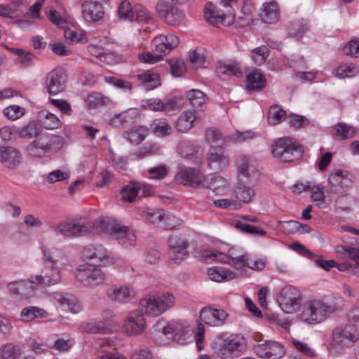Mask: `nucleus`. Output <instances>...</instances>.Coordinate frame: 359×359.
<instances>
[{"label":"nucleus","instance_id":"obj_11","mask_svg":"<svg viewBox=\"0 0 359 359\" xmlns=\"http://www.w3.org/2000/svg\"><path fill=\"white\" fill-rule=\"evenodd\" d=\"M332 340L337 345L350 348L359 340V332L352 325L338 326L333 330Z\"/></svg>","mask_w":359,"mask_h":359},{"label":"nucleus","instance_id":"obj_37","mask_svg":"<svg viewBox=\"0 0 359 359\" xmlns=\"http://www.w3.org/2000/svg\"><path fill=\"white\" fill-rule=\"evenodd\" d=\"M247 82L249 89L260 90L265 87L266 81L259 69H255L248 75Z\"/></svg>","mask_w":359,"mask_h":359},{"label":"nucleus","instance_id":"obj_54","mask_svg":"<svg viewBox=\"0 0 359 359\" xmlns=\"http://www.w3.org/2000/svg\"><path fill=\"white\" fill-rule=\"evenodd\" d=\"M43 253L45 259L49 263L48 265L58 266L61 262V253L57 249H48L43 248Z\"/></svg>","mask_w":359,"mask_h":359},{"label":"nucleus","instance_id":"obj_48","mask_svg":"<svg viewBox=\"0 0 359 359\" xmlns=\"http://www.w3.org/2000/svg\"><path fill=\"white\" fill-rule=\"evenodd\" d=\"M135 5L133 6L127 0L122 1L118 8V15L120 19L133 21L134 20Z\"/></svg>","mask_w":359,"mask_h":359},{"label":"nucleus","instance_id":"obj_47","mask_svg":"<svg viewBox=\"0 0 359 359\" xmlns=\"http://www.w3.org/2000/svg\"><path fill=\"white\" fill-rule=\"evenodd\" d=\"M134 20L139 22L149 23L153 21V14L147 8L140 4L135 5Z\"/></svg>","mask_w":359,"mask_h":359},{"label":"nucleus","instance_id":"obj_64","mask_svg":"<svg viewBox=\"0 0 359 359\" xmlns=\"http://www.w3.org/2000/svg\"><path fill=\"white\" fill-rule=\"evenodd\" d=\"M311 197L315 202H318V206L323 208L325 205V196L324 193V187L322 186H314L311 189Z\"/></svg>","mask_w":359,"mask_h":359},{"label":"nucleus","instance_id":"obj_22","mask_svg":"<svg viewBox=\"0 0 359 359\" xmlns=\"http://www.w3.org/2000/svg\"><path fill=\"white\" fill-rule=\"evenodd\" d=\"M255 351L263 358L279 359L283 356L285 348L280 343L271 341L256 346Z\"/></svg>","mask_w":359,"mask_h":359},{"label":"nucleus","instance_id":"obj_1","mask_svg":"<svg viewBox=\"0 0 359 359\" xmlns=\"http://www.w3.org/2000/svg\"><path fill=\"white\" fill-rule=\"evenodd\" d=\"M176 302L170 292L150 293L140 301V310L131 311L127 316L123 330L128 336H137L145 329L144 314L158 317L172 309Z\"/></svg>","mask_w":359,"mask_h":359},{"label":"nucleus","instance_id":"obj_21","mask_svg":"<svg viewBox=\"0 0 359 359\" xmlns=\"http://www.w3.org/2000/svg\"><path fill=\"white\" fill-rule=\"evenodd\" d=\"M179 43V38L172 34H169L156 36L152 41L151 46L154 51L161 53L163 57L164 55L177 48Z\"/></svg>","mask_w":359,"mask_h":359},{"label":"nucleus","instance_id":"obj_46","mask_svg":"<svg viewBox=\"0 0 359 359\" xmlns=\"http://www.w3.org/2000/svg\"><path fill=\"white\" fill-rule=\"evenodd\" d=\"M133 118L134 116L129 111H125L114 114L109 121V123L114 127L124 126L133 122Z\"/></svg>","mask_w":359,"mask_h":359},{"label":"nucleus","instance_id":"obj_2","mask_svg":"<svg viewBox=\"0 0 359 359\" xmlns=\"http://www.w3.org/2000/svg\"><path fill=\"white\" fill-rule=\"evenodd\" d=\"M246 346V339L241 334H232L228 337L221 334L212 344L215 353L224 359L238 357L245 350Z\"/></svg>","mask_w":359,"mask_h":359},{"label":"nucleus","instance_id":"obj_5","mask_svg":"<svg viewBox=\"0 0 359 359\" xmlns=\"http://www.w3.org/2000/svg\"><path fill=\"white\" fill-rule=\"evenodd\" d=\"M100 223V228L114 236L123 247L130 248L135 246L136 236L133 230L109 217L101 219Z\"/></svg>","mask_w":359,"mask_h":359},{"label":"nucleus","instance_id":"obj_49","mask_svg":"<svg viewBox=\"0 0 359 359\" xmlns=\"http://www.w3.org/2000/svg\"><path fill=\"white\" fill-rule=\"evenodd\" d=\"M122 199L130 203L134 202L137 196H138V183L130 182L121 191Z\"/></svg>","mask_w":359,"mask_h":359},{"label":"nucleus","instance_id":"obj_35","mask_svg":"<svg viewBox=\"0 0 359 359\" xmlns=\"http://www.w3.org/2000/svg\"><path fill=\"white\" fill-rule=\"evenodd\" d=\"M55 299L58 305L63 310H68L72 313H78L82 310V306L80 302L73 297L57 294Z\"/></svg>","mask_w":359,"mask_h":359},{"label":"nucleus","instance_id":"obj_43","mask_svg":"<svg viewBox=\"0 0 359 359\" xmlns=\"http://www.w3.org/2000/svg\"><path fill=\"white\" fill-rule=\"evenodd\" d=\"M250 255H239L235 251L231 255V259L229 265L232 266L236 270L241 273L245 272V269L248 268Z\"/></svg>","mask_w":359,"mask_h":359},{"label":"nucleus","instance_id":"obj_4","mask_svg":"<svg viewBox=\"0 0 359 359\" xmlns=\"http://www.w3.org/2000/svg\"><path fill=\"white\" fill-rule=\"evenodd\" d=\"M62 144L61 136L41 135L27 146L26 151L32 157L43 158L61 148Z\"/></svg>","mask_w":359,"mask_h":359},{"label":"nucleus","instance_id":"obj_36","mask_svg":"<svg viewBox=\"0 0 359 359\" xmlns=\"http://www.w3.org/2000/svg\"><path fill=\"white\" fill-rule=\"evenodd\" d=\"M147 135L148 130L146 128L142 126H136L126 131L123 136L131 144L137 145L145 139Z\"/></svg>","mask_w":359,"mask_h":359},{"label":"nucleus","instance_id":"obj_7","mask_svg":"<svg viewBox=\"0 0 359 359\" xmlns=\"http://www.w3.org/2000/svg\"><path fill=\"white\" fill-rule=\"evenodd\" d=\"M156 11L160 19L170 27L180 26L186 17L183 10L167 1H158L156 5Z\"/></svg>","mask_w":359,"mask_h":359},{"label":"nucleus","instance_id":"obj_42","mask_svg":"<svg viewBox=\"0 0 359 359\" xmlns=\"http://www.w3.org/2000/svg\"><path fill=\"white\" fill-rule=\"evenodd\" d=\"M236 198L241 201L248 203L255 196L252 188L243 183H238L235 191Z\"/></svg>","mask_w":359,"mask_h":359},{"label":"nucleus","instance_id":"obj_45","mask_svg":"<svg viewBox=\"0 0 359 359\" xmlns=\"http://www.w3.org/2000/svg\"><path fill=\"white\" fill-rule=\"evenodd\" d=\"M137 78L147 90H152L160 85L159 76L155 73L147 72L142 74H138Z\"/></svg>","mask_w":359,"mask_h":359},{"label":"nucleus","instance_id":"obj_62","mask_svg":"<svg viewBox=\"0 0 359 359\" xmlns=\"http://www.w3.org/2000/svg\"><path fill=\"white\" fill-rule=\"evenodd\" d=\"M206 141L217 144L219 147L224 144V139L221 132L215 128H209L205 132Z\"/></svg>","mask_w":359,"mask_h":359},{"label":"nucleus","instance_id":"obj_8","mask_svg":"<svg viewBox=\"0 0 359 359\" xmlns=\"http://www.w3.org/2000/svg\"><path fill=\"white\" fill-rule=\"evenodd\" d=\"M76 278L86 287H95L102 285L106 279L105 273L94 266L81 265L76 272Z\"/></svg>","mask_w":359,"mask_h":359},{"label":"nucleus","instance_id":"obj_10","mask_svg":"<svg viewBox=\"0 0 359 359\" xmlns=\"http://www.w3.org/2000/svg\"><path fill=\"white\" fill-rule=\"evenodd\" d=\"M327 181L331 193L341 194L353 186V176L348 170L334 169L330 172Z\"/></svg>","mask_w":359,"mask_h":359},{"label":"nucleus","instance_id":"obj_26","mask_svg":"<svg viewBox=\"0 0 359 359\" xmlns=\"http://www.w3.org/2000/svg\"><path fill=\"white\" fill-rule=\"evenodd\" d=\"M19 151L11 147H0V161L7 168L13 169L21 162Z\"/></svg>","mask_w":359,"mask_h":359},{"label":"nucleus","instance_id":"obj_29","mask_svg":"<svg viewBox=\"0 0 359 359\" xmlns=\"http://www.w3.org/2000/svg\"><path fill=\"white\" fill-rule=\"evenodd\" d=\"M208 276L212 281L225 282L238 278V273L224 267L212 266L208 269Z\"/></svg>","mask_w":359,"mask_h":359},{"label":"nucleus","instance_id":"obj_59","mask_svg":"<svg viewBox=\"0 0 359 359\" xmlns=\"http://www.w3.org/2000/svg\"><path fill=\"white\" fill-rule=\"evenodd\" d=\"M335 252L337 254L347 255L348 257L355 263L359 261V248L339 245L336 247Z\"/></svg>","mask_w":359,"mask_h":359},{"label":"nucleus","instance_id":"obj_23","mask_svg":"<svg viewBox=\"0 0 359 359\" xmlns=\"http://www.w3.org/2000/svg\"><path fill=\"white\" fill-rule=\"evenodd\" d=\"M208 165L215 170H222L229 165V158L221 147H212L207 154Z\"/></svg>","mask_w":359,"mask_h":359},{"label":"nucleus","instance_id":"obj_20","mask_svg":"<svg viewBox=\"0 0 359 359\" xmlns=\"http://www.w3.org/2000/svg\"><path fill=\"white\" fill-rule=\"evenodd\" d=\"M107 297L114 302L125 304L132 301L136 296L135 290L126 285H113L107 290Z\"/></svg>","mask_w":359,"mask_h":359},{"label":"nucleus","instance_id":"obj_31","mask_svg":"<svg viewBox=\"0 0 359 359\" xmlns=\"http://www.w3.org/2000/svg\"><path fill=\"white\" fill-rule=\"evenodd\" d=\"M196 118L197 112L195 110L184 111L175 121V128L180 133H187L192 128Z\"/></svg>","mask_w":359,"mask_h":359},{"label":"nucleus","instance_id":"obj_40","mask_svg":"<svg viewBox=\"0 0 359 359\" xmlns=\"http://www.w3.org/2000/svg\"><path fill=\"white\" fill-rule=\"evenodd\" d=\"M358 72L353 63H341L333 71V74L337 78L345 79L355 76Z\"/></svg>","mask_w":359,"mask_h":359},{"label":"nucleus","instance_id":"obj_51","mask_svg":"<svg viewBox=\"0 0 359 359\" xmlns=\"http://www.w3.org/2000/svg\"><path fill=\"white\" fill-rule=\"evenodd\" d=\"M269 56V48L262 46L252 50L251 57L258 66L263 65Z\"/></svg>","mask_w":359,"mask_h":359},{"label":"nucleus","instance_id":"obj_28","mask_svg":"<svg viewBox=\"0 0 359 359\" xmlns=\"http://www.w3.org/2000/svg\"><path fill=\"white\" fill-rule=\"evenodd\" d=\"M142 106L145 109L154 111H170L176 109L177 103L172 99L163 102L159 99L152 98L144 101Z\"/></svg>","mask_w":359,"mask_h":359},{"label":"nucleus","instance_id":"obj_18","mask_svg":"<svg viewBox=\"0 0 359 359\" xmlns=\"http://www.w3.org/2000/svg\"><path fill=\"white\" fill-rule=\"evenodd\" d=\"M67 76L63 69L58 67L50 71L46 76L48 93L55 95L65 89Z\"/></svg>","mask_w":359,"mask_h":359},{"label":"nucleus","instance_id":"obj_33","mask_svg":"<svg viewBox=\"0 0 359 359\" xmlns=\"http://www.w3.org/2000/svg\"><path fill=\"white\" fill-rule=\"evenodd\" d=\"M239 177H249L255 170V161L246 156H239L236 161Z\"/></svg>","mask_w":359,"mask_h":359},{"label":"nucleus","instance_id":"obj_38","mask_svg":"<svg viewBox=\"0 0 359 359\" xmlns=\"http://www.w3.org/2000/svg\"><path fill=\"white\" fill-rule=\"evenodd\" d=\"M48 316V313L43 309L37 306H27L22 309L20 313V320L27 323L38 318H46Z\"/></svg>","mask_w":359,"mask_h":359},{"label":"nucleus","instance_id":"obj_61","mask_svg":"<svg viewBox=\"0 0 359 359\" xmlns=\"http://www.w3.org/2000/svg\"><path fill=\"white\" fill-rule=\"evenodd\" d=\"M244 4L245 10L243 13V16H240L238 18V24L240 27H245L252 24V16L250 13L251 8V3L250 0H243Z\"/></svg>","mask_w":359,"mask_h":359},{"label":"nucleus","instance_id":"obj_15","mask_svg":"<svg viewBox=\"0 0 359 359\" xmlns=\"http://www.w3.org/2000/svg\"><path fill=\"white\" fill-rule=\"evenodd\" d=\"M204 18L208 23L217 27L229 26L234 20L233 15L223 13L212 3L205 5Z\"/></svg>","mask_w":359,"mask_h":359},{"label":"nucleus","instance_id":"obj_16","mask_svg":"<svg viewBox=\"0 0 359 359\" xmlns=\"http://www.w3.org/2000/svg\"><path fill=\"white\" fill-rule=\"evenodd\" d=\"M170 257L176 264H180L188 255L189 243L184 237L172 235L168 239Z\"/></svg>","mask_w":359,"mask_h":359},{"label":"nucleus","instance_id":"obj_12","mask_svg":"<svg viewBox=\"0 0 359 359\" xmlns=\"http://www.w3.org/2000/svg\"><path fill=\"white\" fill-rule=\"evenodd\" d=\"M57 233L67 238L81 236L91 231L93 226L88 222L74 223L62 222L52 228Z\"/></svg>","mask_w":359,"mask_h":359},{"label":"nucleus","instance_id":"obj_58","mask_svg":"<svg viewBox=\"0 0 359 359\" xmlns=\"http://www.w3.org/2000/svg\"><path fill=\"white\" fill-rule=\"evenodd\" d=\"M216 72L219 77L224 75L236 76L241 75V70L234 65H219L217 67Z\"/></svg>","mask_w":359,"mask_h":359},{"label":"nucleus","instance_id":"obj_13","mask_svg":"<svg viewBox=\"0 0 359 359\" xmlns=\"http://www.w3.org/2000/svg\"><path fill=\"white\" fill-rule=\"evenodd\" d=\"M86 259L92 260L94 264L99 266H107L114 263V259L111 253L101 246H88L82 252Z\"/></svg>","mask_w":359,"mask_h":359},{"label":"nucleus","instance_id":"obj_17","mask_svg":"<svg viewBox=\"0 0 359 359\" xmlns=\"http://www.w3.org/2000/svg\"><path fill=\"white\" fill-rule=\"evenodd\" d=\"M200 318L209 326L220 327L224 325L229 314L224 309L203 307L200 311Z\"/></svg>","mask_w":359,"mask_h":359},{"label":"nucleus","instance_id":"obj_14","mask_svg":"<svg viewBox=\"0 0 359 359\" xmlns=\"http://www.w3.org/2000/svg\"><path fill=\"white\" fill-rule=\"evenodd\" d=\"M38 285L34 276H32L29 280L9 283L8 288L13 294L27 299L34 296Z\"/></svg>","mask_w":359,"mask_h":359},{"label":"nucleus","instance_id":"obj_24","mask_svg":"<svg viewBox=\"0 0 359 359\" xmlns=\"http://www.w3.org/2000/svg\"><path fill=\"white\" fill-rule=\"evenodd\" d=\"M104 15L103 6L100 1H84L82 4V16L88 22H96Z\"/></svg>","mask_w":359,"mask_h":359},{"label":"nucleus","instance_id":"obj_9","mask_svg":"<svg viewBox=\"0 0 359 359\" xmlns=\"http://www.w3.org/2000/svg\"><path fill=\"white\" fill-rule=\"evenodd\" d=\"M299 292L293 287H285L278 294L277 301L280 309L286 313L299 311L302 306Z\"/></svg>","mask_w":359,"mask_h":359},{"label":"nucleus","instance_id":"obj_56","mask_svg":"<svg viewBox=\"0 0 359 359\" xmlns=\"http://www.w3.org/2000/svg\"><path fill=\"white\" fill-rule=\"evenodd\" d=\"M107 101H108V99L103 97L100 93H93L87 96L85 102L88 108L94 109L98 106L105 104Z\"/></svg>","mask_w":359,"mask_h":359},{"label":"nucleus","instance_id":"obj_41","mask_svg":"<svg viewBox=\"0 0 359 359\" xmlns=\"http://www.w3.org/2000/svg\"><path fill=\"white\" fill-rule=\"evenodd\" d=\"M152 133L157 137L168 136L172 133V127L163 119H156L151 124Z\"/></svg>","mask_w":359,"mask_h":359},{"label":"nucleus","instance_id":"obj_39","mask_svg":"<svg viewBox=\"0 0 359 359\" xmlns=\"http://www.w3.org/2000/svg\"><path fill=\"white\" fill-rule=\"evenodd\" d=\"M16 133L21 138H37L41 135V127L36 121H30L27 125L18 128Z\"/></svg>","mask_w":359,"mask_h":359},{"label":"nucleus","instance_id":"obj_6","mask_svg":"<svg viewBox=\"0 0 359 359\" xmlns=\"http://www.w3.org/2000/svg\"><path fill=\"white\" fill-rule=\"evenodd\" d=\"M302 152L301 146L289 137L279 138L272 145L273 156L283 162L299 158Z\"/></svg>","mask_w":359,"mask_h":359},{"label":"nucleus","instance_id":"obj_63","mask_svg":"<svg viewBox=\"0 0 359 359\" xmlns=\"http://www.w3.org/2000/svg\"><path fill=\"white\" fill-rule=\"evenodd\" d=\"M45 128L48 130H55L61 127L62 121L60 119L52 113H47L43 121Z\"/></svg>","mask_w":359,"mask_h":359},{"label":"nucleus","instance_id":"obj_60","mask_svg":"<svg viewBox=\"0 0 359 359\" xmlns=\"http://www.w3.org/2000/svg\"><path fill=\"white\" fill-rule=\"evenodd\" d=\"M25 109L18 105H11L4 109V116L11 121H15L25 114Z\"/></svg>","mask_w":359,"mask_h":359},{"label":"nucleus","instance_id":"obj_25","mask_svg":"<svg viewBox=\"0 0 359 359\" xmlns=\"http://www.w3.org/2000/svg\"><path fill=\"white\" fill-rule=\"evenodd\" d=\"M39 285L50 286L61 281L60 270L58 266L46 265L41 271V273L34 276Z\"/></svg>","mask_w":359,"mask_h":359},{"label":"nucleus","instance_id":"obj_32","mask_svg":"<svg viewBox=\"0 0 359 359\" xmlns=\"http://www.w3.org/2000/svg\"><path fill=\"white\" fill-rule=\"evenodd\" d=\"M207 185L203 187L212 189L216 194L222 195L229 189L227 181L222 177L210 175L205 177Z\"/></svg>","mask_w":359,"mask_h":359},{"label":"nucleus","instance_id":"obj_50","mask_svg":"<svg viewBox=\"0 0 359 359\" xmlns=\"http://www.w3.org/2000/svg\"><path fill=\"white\" fill-rule=\"evenodd\" d=\"M286 112L276 104L270 107L269 111L268 121L271 125H277L285 118Z\"/></svg>","mask_w":359,"mask_h":359},{"label":"nucleus","instance_id":"obj_55","mask_svg":"<svg viewBox=\"0 0 359 359\" xmlns=\"http://www.w3.org/2000/svg\"><path fill=\"white\" fill-rule=\"evenodd\" d=\"M187 96L190 104L193 107H199L205 101V95L200 90H190Z\"/></svg>","mask_w":359,"mask_h":359},{"label":"nucleus","instance_id":"obj_57","mask_svg":"<svg viewBox=\"0 0 359 359\" xmlns=\"http://www.w3.org/2000/svg\"><path fill=\"white\" fill-rule=\"evenodd\" d=\"M14 53L18 55V62L24 67L32 65L36 58L32 53L22 49H15Z\"/></svg>","mask_w":359,"mask_h":359},{"label":"nucleus","instance_id":"obj_44","mask_svg":"<svg viewBox=\"0 0 359 359\" xmlns=\"http://www.w3.org/2000/svg\"><path fill=\"white\" fill-rule=\"evenodd\" d=\"M282 229L287 233H305L308 232L309 227L307 225H303L294 220L279 222Z\"/></svg>","mask_w":359,"mask_h":359},{"label":"nucleus","instance_id":"obj_34","mask_svg":"<svg viewBox=\"0 0 359 359\" xmlns=\"http://www.w3.org/2000/svg\"><path fill=\"white\" fill-rule=\"evenodd\" d=\"M173 325V339L179 344H184L187 343L191 337V330L189 326L184 323L172 322Z\"/></svg>","mask_w":359,"mask_h":359},{"label":"nucleus","instance_id":"obj_30","mask_svg":"<svg viewBox=\"0 0 359 359\" xmlns=\"http://www.w3.org/2000/svg\"><path fill=\"white\" fill-rule=\"evenodd\" d=\"M261 20L268 24L276 22L279 19V10L275 1L263 4L259 13Z\"/></svg>","mask_w":359,"mask_h":359},{"label":"nucleus","instance_id":"obj_19","mask_svg":"<svg viewBox=\"0 0 359 359\" xmlns=\"http://www.w3.org/2000/svg\"><path fill=\"white\" fill-rule=\"evenodd\" d=\"M152 337L156 343L165 345L173 339L172 322H167L163 319L159 320L152 327Z\"/></svg>","mask_w":359,"mask_h":359},{"label":"nucleus","instance_id":"obj_53","mask_svg":"<svg viewBox=\"0 0 359 359\" xmlns=\"http://www.w3.org/2000/svg\"><path fill=\"white\" fill-rule=\"evenodd\" d=\"M334 134L343 139L351 138L355 133V128L346 123H339L333 126Z\"/></svg>","mask_w":359,"mask_h":359},{"label":"nucleus","instance_id":"obj_27","mask_svg":"<svg viewBox=\"0 0 359 359\" xmlns=\"http://www.w3.org/2000/svg\"><path fill=\"white\" fill-rule=\"evenodd\" d=\"M180 177L185 184L195 188L203 187L207 185L205 177L200 173L196 169L188 168L181 170Z\"/></svg>","mask_w":359,"mask_h":359},{"label":"nucleus","instance_id":"obj_3","mask_svg":"<svg viewBox=\"0 0 359 359\" xmlns=\"http://www.w3.org/2000/svg\"><path fill=\"white\" fill-rule=\"evenodd\" d=\"M336 311V307L319 300L308 301L302 304L297 318L309 325L320 323Z\"/></svg>","mask_w":359,"mask_h":359},{"label":"nucleus","instance_id":"obj_52","mask_svg":"<svg viewBox=\"0 0 359 359\" xmlns=\"http://www.w3.org/2000/svg\"><path fill=\"white\" fill-rule=\"evenodd\" d=\"M234 226L236 229L245 233L259 234L262 236H265L266 234V231L257 226L246 224L242 220H237L235 222Z\"/></svg>","mask_w":359,"mask_h":359}]
</instances>
